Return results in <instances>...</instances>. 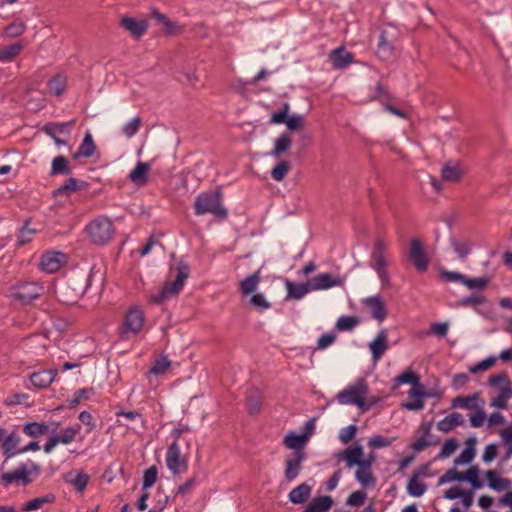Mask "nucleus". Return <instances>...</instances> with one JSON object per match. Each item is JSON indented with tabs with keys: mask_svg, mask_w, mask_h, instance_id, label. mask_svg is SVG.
Here are the masks:
<instances>
[{
	"mask_svg": "<svg viewBox=\"0 0 512 512\" xmlns=\"http://www.w3.org/2000/svg\"><path fill=\"white\" fill-rule=\"evenodd\" d=\"M90 279V271L74 267L55 281L54 294L63 304H76L89 287Z\"/></svg>",
	"mask_w": 512,
	"mask_h": 512,
	"instance_id": "obj_1",
	"label": "nucleus"
},
{
	"mask_svg": "<svg viewBox=\"0 0 512 512\" xmlns=\"http://www.w3.org/2000/svg\"><path fill=\"white\" fill-rule=\"evenodd\" d=\"M223 193L220 188L199 193L194 201V213L197 216L212 214L217 220L228 218V211L222 205Z\"/></svg>",
	"mask_w": 512,
	"mask_h": 512,
	"instance_id": "obj_2",
	"label": "nucleus"
},
{
	"mask_svg": "<svg viewBox=\"0 0 512 512\" xmlns=\"http://www.w3.org/2000/svg\"><path fill=\"white\" fill-rule=\"evenodd\" d=\"M369 388L365 378H359L354 384L349 385L337 394V400L340 404H353L362 411H368L372 403L367 404L365 398Z\"/></svg>",
	"mask_w": 512,
	"mask_h": 512,
	"instance_id": "obj_3",
	"label": "nucleus"
},
{
	"mask_svg": "<svg viewBox=\"0 0 512 512\" xmlns=\"http://www.w3.org/2000/svg\"><path fill=\"white\" fill-rule=\"evenodd\" d=\"M91 242L98 246H104L112 239L114 235V225L106 216H99L91 220L86 228Z\"/></svg>",
	"mask_w": 512,
	"mask_h": 512,
	"instance_id": "obj_4",
	"label": "nucleus"
},
{
	"mask_svg": "<svg viewBox=\"0 0 512 512\" xmlns=\"http://www.w3.org/2000/svg\"><path fill=\"white\" fill-rule=\"evenodd\" d=\"M190 274V266L180 261L176 267V279L172 283H166L152 298L154 303L160 304L170 295H177L184 287V283Z\"/></svg>",
	"mask_w": 512,
	"mask_h": 512,
	"instance_id": "obj_5",
	"label": "nucleus"
},
{
	"mask_svg": "<svg viewBox=\"0 0 512 512\" xmlns=\"http://www.w3.org/2000/svg\"><path fill=\"white\" fill-rule=\"evenodd\" d=\"M190 274V266L180 261L176 267V279L172 283H166L152 298L154 303L160 304L170 295H177L184 287V283Z\"/></svg>",
	"mask_w": 512,
	"mask_h": 512,
	"instance_id": "obj_6",
	"label": "nucleus"
},
{
	"mask_svg": "<svg viewBox=\"0 0 512 512\" xmlns=\"http://www.w3.org/2000/svg\"><path fill=\"white\" fill-rule=\"evenodd\" d=\"M338 460H345L346 466L352 468L354 466L371 469L372 464L376 460V455L371 452L366 458H363V447L359 443H355L348 448L339 451L336 454Z\"/></svg>",
	"mask_w": 512,
	"mask_h": 512,
	"instance_id": "obj_7",
	"label": "nucleus"
},
{
	"mask_svg": "<svg viewBox=\"0 0 512 512\" xmlns=\"http://www.w3.org/2000/svg\"><path fill=\"white\" fill-rule=\"evenodd\" d=\"M10 297L23 305L30 304L44 293V287L38 282L23 281L16 283L9 289Z\"/></svg>",
	"mask_w": 512,
	"mask_h": 512,
	"instance_id": "obj_8",
	"label": "nucleus"
},
{
	"mask_svg": "<svg viewBox=\"0 0 512 512\" xmlns=\"http://www.w3.org/2000/svg\"><path fill=\"white\" fill-rule=\"evenodd\" d=\"M488 383L492 387H499L500 394L495 397L490 406L505 409L507 408V400L512 397L511 381L505 372L489 377Z\"/></svg>",
	"mask_w": 512,
	"mask_h": 512,
	"instance_id": "obj_9",
	"label": "nucleus"
},
{
	"mask_svg": "<svg viewBox=\"0 0 512 512\" xmlns=\"http://www.w3.org/2000/svg\"><path fill=\"white\" fill-rule=\"evenodd\" d=\"M144 313L137 307H131L125 313L119 337L121 340L129 339L130 335H137L144 325Z\"/></svg>",
	"mask_w": 512,
	"mask_h": 512,
	"instance_id": "obj_10",
	"label": "nucleus"
},
{
	"mask_svg": "<svg viewBox=\"0 0 512 512\" xmlns=\"http://www.w3.org/2000/svg\"><path fill=\"white\" fill-rule=\"evenodd\" d=\"M41 473V467L37 463L29 460V470H14L11 472L3 473L0 476L1 482L5 485H11L17 481H21L24 486H27L33 482L31 475L39 476Z\"/></svg>",
	"mask_w": 512,
	"mask_h": 512,
	"instance_id": "obj_11",
	"label": "nucleus"
},
{
	"mask_svg": "<svg viewBox=\"0 0 512 512\" xmlns=\"http://www.w3.org/2000/svg\"><path fill=\"white\" fill-rule=\"evenodd\" d=\"M165 461L167 468L174 476L185 473L188 469L187 460L181 456L179 444L176 442L168 446Z\"/></svg>",
	"mask_w": 512,
	"mask_h": 512,
	"instance_id": "obj_12",
	"label": "nucleus"
},
{
	"mask_svg": "<svg viewBox=\"0 0 512 512\" xmlns=\"http://www.w3.org/2000/svg\"><path fill=\"white\" fill-rule=\"evenodd\" d=\"M408 257L418 272L424 273L428 270L429 258L425 254L424 244L420 239L410 240Z\"/></svg>",
	"mask_w": 512,
	"mask_h": 512,
	"instance_id": "obj_13",
	"label": "nucleus"
},
{
	"mask_svg": "<svg viewBox=\"0 0 512 512\" xmlns=\"http://www.w3.org/2000/svg\"><path fill=\"white\" fill-rule=\"evenodd\" d=\"M67 261V255L60 251H48L41 255L40 270L46 273L57 272Z\"/></svg>",
	"mask_w": 512,
	"mask_h": 512,
	"instance_id": "obj_14",
	"label": "nucleus"
},
{
	"mask_svg": "<svg viewBox=\"0 0 512 512\" xmlns=\"http://www.w3.org/2000/svg\"><path fill=\"white\" fill-rule=\"evenodd\" d=\"M307 459V453H293L291 458L285 460L284 479L290 483L294 481L303 468V462Z\"/></svg>",
	"mask_w": 512,
	"mask_h": 512,
	"instance_id": "obj_15",
	"label": "nucleus"
},
{
	"mask_svg": "<svg viewBox=\"0 0 512 512\" xmlns=\"http://www.w3.org/2000/svg\"><path fill=\"white\" fill-rule=\"evenodd\" d=\"M343 281L340 276H333L330 273H319L312 279H309V284L312 291L326 290L335 286L342 285Z\"/></svg>",
	"mask_w": 512,
	"mask_h": 512,
	"instance_id": "obj_16",
	"label": "nucleus"
},
{
	"mask_svg": "<svg viewBox=\"0 0 512 512\" xmlns=\"http://www.w3.org/2000/svg\"><path fill=\"white\" fill-rule=\"evenodd\" d=\"M363 303L369 309L371 316L378 322H382L387 317V308L380 295L367 297Z\"/></svg>",
	"mask_w": 512,
	"mask_h": 512,
	"instance_id": "obj_17",
	"label": "nucleus"
},
{
	"mask_svg": "<svg viewBox=\"0 0 512 512\" xmlns=\"http://www.w3.org/2000/svg\"><path fill=\"white\" fill-rule=\"evenodd\" d=\"M58 374L57 369L40 370L29 375L31 384L38 389L48 388Z\"/></svg>",
	"mask_w": 512,
	"mask_h": 512,
	"instance_id": "obj_18",
	"label": "nucleus"
},
{
	"mask_svg": "<svg viewBox=\"0 0 512 512\" xmlns=\"http://www.w3.org/2000/svg\"><path fill=\"white\" fill-rule=\"evenodd\" d=\"M120 26L129 31L133 37L140 38L146 33L148 22L144 19L136 20L132 17L124 16L120 20Z\"/></svg>",
	"mask_w": 512,
	"mask_h": 512,
	"instance_id": "obj_19",
	"label": "nucleus"
},
{
	"mask_svg": "<svg viewBox=\"0 0 512 512\" xmlns=\"http://www.w3.org/2000/svg\"><path fill=\"white\" fill-rule=\"evenodd\" d=\"M354 60V55L348 52L343 46L332 50L329 53V61L334 69H343L349 66Z\"/></svg>",
	"mask_w": 512,
	"mask_h": 512,
	"instance_id": "obj_20",
	"label": "nucleus"
},
{
	"mask_svg": "<svg viewBox=\"0 0 512 512\" xmlns=\"http://www.w3.org/2000/svg\"><path fill=\"white\" fill-rule=\"evenodd\" d=\"M387 338H388L387 331L385 329H381L377 333L374 340L369 343L368 346H369V349L371 351L372 358L374 361L379 360L386 352V350L388 348Z\"/></svg>",
	"mask_w": 512,
	"mask_h": 512,
	"instance_id": "obj_21",
	"label": "nucleus"
},
{
	"mask_svg": "<svg viewBox=\"0 0 512 512\" xmlns=\"http://www.w3.org/2000/svg\"><path fill=\"white\" fill-rule=\"evenodd\" d=\"M88 187V183L85 181H80L74 177L68 178L62 185L56 188L52 194L54 197L57 196H69L72 192L86 189Z\"/></svg>",
	"mask_w": 512,
	"mask_h": 512,
	"instance_id": "obj_22",
	"label": "nucleus"
},
{
	"mask_svg": "<svg viewBox=\"0 0 512 512\" xmlns=\"http://www.w3.org/2000/svg\"><path fill=\"white\" fill-rule=\"evenodd\" d=\"M75 122V119L67 122H49L42 127V131L49 137H54L58 134L70 135Z\"/></svg>",
	"mask_w": 512,
	"mask_h": 512,
	"instance_id": "obj_23",
	"label": "nucleus"
},
{
	"mask_svg": "<svg viewBox=\"0 0 512 512\" xmlns=\"http://www.w3.org/2000/svg\"><path fill=\"white\" fill-rule=\"evenodd\" d=\"M376 53L383 61H388L394 56V45L392 41L388 39L387 32L385 30H382L379 34Z\"/></svg>",
	"mask_w": 512,
	"mask_h": 512,
	"instance_id": "obj_24",
	"label": "nucleus"
},
{
	"mask_svg": "<svg viewBox=\"0 0 512 512\" xmlns=\"http://www.w3.org/2000/svg\"><path fill=\"white\" fill-rule=\"evenodd\" d=\"M333 504L334 500L329 495L316 496L306 505L304 512H328Z\"/></svg>",
	"mask_w": 512,
	"mask_h": 512,
	"instance_id": "obj_25",
	"label": "nucleus"
},
{
	"mask_svg": "<svg viewBox=\"0 0 512 512\" xmlns=\"http://www.w3.org/2000/svg\"><path fill=\"white\" fill-rule=\"evenodd\" d=\"M20 442H21V437L15 431H13L10 434L5 436L3 443H2V449H3V455L6 457V459L12 458L19 454L18 445Z\"/></svg>",
	"mask_w": 512,
	"mask_h": 512,
	"instance_id": "obj_26",
	"label": "nucleus"
},
{
	"mask_svg": "<svg viewBox=\"0 0 512 512\" xmlns=\"http://www.w3.org/2000/svg\"><path fill=\"white\" fill-rule=\"evenodd\" d=\"M307 442V435L289 432L283 439V444L288 449H293L294 453H306L304 445Z\"/></svg>",
	"mask_w": 512,
	"mask_h": 512,
	"instance_id": "obj_27",
	"label": "nucleus"
},
{
	"mask_svg": "<svg viewBox=\"0 0 512 512\" xmlns=\"http://www.w3.org/2000/svg\"><path fill=\"white\" fill-rule=\"evenodd\" d=\"M96 151V145L94 143L93 137L90 132H87L84 135L82 143L80 144L78 150L73 154L72 158L74 160L79 159L80 157L90 158Z\"/></svg>",
	"mask_w": 512,
	"mask_h": 512,
	"instance_id": "obj_28",
	"label": "nucleus"
},
{
	"mask_svg": "<svg viewBox=\"0 0 512 512\" xmlns=\"http://www.w3.org/2000/svg\"><path fill=\"white\" fill-rule=\"evenodd\" d=\"M311 492L312 487L309 484L301 483L289 492L288 500L292 504H302L309 498Z\"/></svg>",
	"mask_w": 512,
	"mask_h": 512,
	"instance_id": "obj_29",
	"label": "nucleus"
},
{
	"mask_svg": "<svg viewBox=\"0 0 512 512\" xmlns=\"http://www.w3.org/2000/svg\"><path fill=\"white\" fill-rule=\"evenodd\" d=\"M292 146V139L287 132L282 133L274 141L273 149L268 153L270 156L277 158L289 151Z\"/></svg>",
	"mask_w": 512,
	"mask_h": 512,
	"instance_id": "obj_30",
	"label": "nucleus"
},
{
	"mask_svg": "<svg viewBox=\"0 0 512 512\" xmlns=\"http://www.w3.org/2000/svg\"><path fill=\"white\" fill-rule=\"evenodd\" d=\"M477 440L475 437H470L466 440L465 445L466 447L461 452V454L455 458L454 464H470L476 454L475 446H476Z\"/></svg>",
	"mask_w": 512,
	"mask_h": 512,
	"instance_id": "obj_31",
	"label": "nucleus"
},
{
	"mask_svg": "<svg viewBox=\"0 0 512 512\" xmlns=\"http://www.w3.org/2000/svg\"><path fill=\"white\" fill-rule=\"evenodd\" d=\"M260 282H261V275H260V269H258L253 274L245 277L239 283V291L244 296L250 295L256 290V288Z\"/></svg>",
	"mask_w": 512,
	"mask_h": 512,
	"instance_id": "obj_32",
	"label": "nucleus"
},
{
	"mask_svg": "<svg viewBox=\"0 0 512 512\" xmlns=\"http://www.w3.org/2000/svg\"><path fill=\"white\" fill-rule=\"evenodd\" d=\"M287 298L301 299L311 290L309 280L305 283L286 281Z\"/></svg>",
	"mask_w": 512,
	"mask_h": 512,
	"instance_id": "obj_33",
	"label": "nucleus"
},
{
	"mask_svg": "<svg viewBox=\"0 0 512 512\" xmlns=\"http://www.w3.org/2000/svg\"><path fill=\"white\" fill-rule=\"evenodd\" d=\"M71 172L72 168L67 157L58 155L52 160L51 169L49 172L50 176L69 175Z\"/></svg>",
	"mask_w": 512,
	"mask_h": 512,
	"instance_id": "obj_34",
	"label": "nucleus"
},
{
	"mask_svg": "<svg viewBox=\"0 0 512 512\" xmlns=\"http://www.w3.org/2000/svg\"><path fill=\"white\" fill-rule=\"evenodd\" d=\"M488 487L494 491L500 492L511 485V480L500 477L497 472L489 470L485 473Z\"/></svg>",
	"mask_w": 512,
	"mask_h": 512,
	"instance_id": "obj_35",
	"label": "nucleus"
},
{
	"mask_svg": "<svg viewBox=\"0 0 512 512\" xmlns=\"http://www.w3.org/2000/svg\"><path fill=\"white\" fill-rule=\"evenodd\" d=\"M463 423L464 418L462 414L459 412H452L437 423V429L444 433H448L453 429V427L460 426Z\"/></svg>",
	"mask_w": 512,
	"mask_h": 512,
	"instance_id": "obj_36",
	"label": "nucleus"
},
{
	"mask_svg": "<svg viewBox=\"0 0 512 512\" xmlns=\"http://www.w3.org/2000/svg\"><path fill=\"white\" fill-rule=\"evenodd\" d=\"M386 251V243L378 238L375 240L373 250L371 252V259L373 260V264L371 267H378V266H387V261L384 257Z\"/></svg>",
	"mask_w": 512,
	"mask_h": 512,
	"instance_id": "obj_37",
	"label": "nucleus"
},
{
	"mask_svg": "<svg viewBox=\"0 0 512 512\" xmlns=\"http://www.w3.org/2000/svg\"><path fill=\"white\" fill-rule=\"evenodd\" d=\"M22 431L25 435H27L29 437L37 438L42 435L48 434L49 426L44 422H36V421L26 422L23 425Z\"/></svg>",
	"mask_w": 512,
	"mask_h": 512,
	"instance_id": "obj_38",
	"label": "nucleus"
},
{
	"mask_svg": "<svg viewBox=\"0 0 512 512\" xmlns=\"http://www.w3.org/2000/svg\"><path fill=\"white\" fill-rule=\"evenodd\" d=\"M149 171V164L146 162H138L134 169L129 174V179L139 186L145 185L148 182L147 174Z\"/></svg>",
	"mask_w": 512,
	"mask_h": 512,
	"instance_id": "obj_39",
	"label": "nucleus"
},
{
	"mask_svg": "<svg viewBox=\"0 0 512 512\" xmlns=\"http://www.w3.org/2000/svg\"><path fill=\"white\" fill-rule=\"evenodd\" d=\"M56 496L53 493H47L44 496L31 499L24 503L22 510L25 512L34 511L40 509L44 504L54 503Z\"/></svg>",
	"mask_w": 512,
	"mask_h": 512,
	"instance_id": "obj_40",
	"label": "nucleus"
},
{
	"mask_svg": "<svg viewBox=\"0 0 512 512\" xmlns=\"http://www.w3.org/2000/svg\"><path fill=\"white\" fill-rule=\"evenodd\" d=\"M47 86L53 95L61 96L67 86V77L63 73H58L48 81Z\"/></svg>",
	"mask_w": 512,
	"mask_h": 512,
	"instance_id": "obj_41",
	"label": "nucleus"
},
{
	"mask_svg": "<svg viewBox=\"0 0 512 512\" xmlns=\"http://www.w3.org/2000/svg\"><path fill=\"white\" fill-rule=\"evenodd\" d=\"M419 376L412 370H406L393 379L392 390H396L402 384H418Z\"/></svg>",
	"mask_w": 512,
	"mask_h": 512,
	"instance_id": "obj_42",
	"label": "nucleus"
},
{
	"mask_svg": "<svg viewBox=\"0 0 512 512\" xmlns=\"http://www.w3.org/2000/svg\"><path fill=\"white\" fill-rule=\"evenodd\" d=\"M406 490L408 495L412 497H421L427 490V485L423 482H420L419 479H417V475H411Z\"/></svg>",
	"mask_w": 512,
	"mask_h": 512,
	"instance_id": "obj_43",
	"label": "nucleus"
},
{
	"mask_svg": "<svg viewBox=\"0 0 512 512\" xmlns=\"http://www.w3.org/2000/svg\"><path fill=\"white\" fill-rule=\"evenodd\" d=\"M478 466H471L466 472L461 473V481H467L471 484L473 490L482 488L483 482L479 479Z\"/></svg>",
	"mask_w": 512,
	"mask_h": 512,
	"instance_id": "obj_44",
	"label": "nucleus"
},
{
	"mask_svg": "<svg viewBox=\"0 0 512 512\" xmlns=\"http://www.w3.org/2000/svg\"><path fill=\"white\" fill-rule=\"evenodd\" d=\"M360 323V319L358 316L349 315V316H341L338 318L335 328L338 331H351Z\"/></svg>",
	"mask_w": 512,
	"mask_h": 512,
	"instance_id": "obj_45",
	"label": "nucleus"
},
{
	"mask_svg": "<svg viewBox=\"0 0 512 512\" xmlns=\"http://www.w3.org/2000/svg\"><path fill=\"white\" fill-rule=\"evenodd\" d=\"M22 49L23 45L21 43H13L3 47L0 49V62L12 61L16 56L19 55Z\"/></svg>",
	"mask_w": 512,
	"mask_h": 512,
	"instance_id": "obj_46",
	"label": "nucleus"
},
{
	"mask_svg": "<svg viewBox=\"0 0 512 512\" xmlns=\"http://www.w3.org/2000/svg\"><path fill=\"white\" fill-rule=\"evenodd\" d=\"M25 30H26L25 23L20 19H16L9 25L5 26V28L3 30V35L5 37L14 38V37H18V36L22 35L25 32Z\"/></svg>",
	"mask_w": 512,
	"mask_h": 512,
	"instance_id": "obj_47",
	"label": "nucleus"
},
{
	"mask_svg": "<svg viewBox=\"0 0 512 512\" xmlns=\"http://www.w3.org/2000/svg\"><path fill=\"white\" fill-rule=\"evenodd\" d=\"M478 399V394L474 393L468 396H457L452 399V407L453 408H464V409H472L475 408L476 405L473 403Z\"/></svg>",
	"mask_w": 512,
	"mask_h": 512,
	"instance_id": "obj_48",
	"label": "nucleus"
},
{
	"mask_svg": "<svg viewBox=\"0 0 512 512\" xmlns=\"http://www.w3.org/2000/svg\"><path fill=\"white\" fill-rule=\"evenodd\" d=\"M170 365L171 361L168 359V356L161 355L154 361L153 366L150 368L149 372L156 376L163 375L170 367Z\"/></svg>",
	"mask_w": 512,
	"mask_h": 512,
	"instance_id": "obj_49",
	"label": "nucleus"
},
{
	"mask_svg": "<svg viewBox=\"0 0 512 512\" xmlns=\"http://www.w3.org/2000/svg\"><path fill=\"white\" fill-rule=\"evenodd\" d=\"M291 169V165L288 161H280L278 162L271 170L270 174H271V177L275 180V181H282L285 176L287 175V173L290 171Z\"/></svg>",
	"mask_w": 512,
	"mask_h": 512,
	"instance_id": "obj_50",
	"label": "nucleus"
},
{
	"mask_svg": "<svg viewBox=\"0 0 512 512\" xmlns=\"http://www.w3.org/2000/svg\"><path fill=\"white\" fill-rule=\"evenodd\" d=\"M355 478L362 486L375 485V478L372 474L371 469L358 467L355 473Z\"/></svg>",
	"mask_w": 512,
	"mask_h": 512,
	"instance_id": "obj_51",
	"label": "nucleus"
},
{
	"mask_svg": "<svg viewBox=\"0 0 512 512\" xmlns=\"http://www.w3.org/2000/svg\"><path fill=\"white\" fill-rule=\"evenodd\" d=\"M441 175L445 181L457 182L458 180H460L462 176V171L459 169L458 166L446 164L441 169Z\"/></svg>",
	"mask_w": 512,
	"mask_h": 512,
	"instance_id": "obj_52",
	"label": "nucleus"
},
{
	"mask_svg": "<svg viewBox=\"0 0 512 512\" xmlns=\"http://www.w3.org/2000/svg\"><path fill=\"white\" fill-rule=\"evenodd\" d=\"M157 477L158 469L155 465H152L146 469L142 479V490H148L151 488L156 483Z\"/></svg>",
	"mask_w": 512,
	"mask_h": 512,
	"instance_id": "obj_53",
	"label": "nucleus"
},
{
	"mask_svg": "<svg viewBox=\"0 0 512 512\" xmlns=\"http://www.w3.org/2000/svg\"><path fill=\"white\" fill-rule=\"evenodd\" d=\"M487 301V298L484 295L480 294H472L469 296L461 297L458 302V307H467V306H476L480 304H484Z\"/></svg>",
	"mask_w": 512,
	"mask_h": 512,
	"instance_id": "obj_54",
	"label": "nucleus"
},
{
	"mask_svg": "<svg viewBox=\"0 0 512 512\" xmlns=\"http://www.w3.org/2000/svg\"><path fill=\"white\" fill-rule=\"evenodd\" d=\"M457 447H458V442L455 438L447 439L444 442V444L442 445L440 452L438 453V455L436 456L435 459L448 458L451 454L454 453V451L457 449Z\"/></svg>",
	"mask_w": 512,
	"mask_h": 512,
	"instance_id": "obj_55",
	"label": "nucleus"
},
{
	"mask_svg": "<svg viewBox=\"0 0 512 512\" xmlns=\"http://www.w3.org/2000/svg\"><path fill=\"white\" fill-rule=\"evenodd\" d=\"M450 243L454 251L458 254V256L461 259L466 258L471 251L470 244L467 241H459L456 238L452 237L450 239Z\"/></svg>",
	"mask_w": 512,
	"mask_h": 512,
	"instance_id": "obj_56",
	"label": "nucleus"
},
{
	"mask_svg": "<svg viewBox=\"0 0 512 512\" xmlns=\"http://www.w3.org/2000/svg\"><path fill=\"white\" fill-rule=\"evenodd\" d=\"M250 305L256 310L263 312L271 307V303L266 300L262 293H256L250 298Z\"/></svg>",
	"mask_w": 512,
	"mask_h": 512,
	"instance_id": "obj_57",
	"label": "nucleus"
},
{
	"mask_svg": "<svg viewBox=\"0 0 512 512\" xmlns=\"http://www.w3.org/2000/svg\"><path fill=\"white\" fill-rule=\"evenodd\" d=\"M80 429H81L80 424L65 427L62 431V434H60L63 444L64 445L70 444L75 439V437L79 433Z\"/></svg>",
	"mask_w": 512,
	"mask_h": 512,
	"instance_id": "obj_58",
	"label": "nucleus"
},
{
	"mask_svg": "<svg viewBox=\"0 0 512 512\" xmlns=\"http://www.w3.org/2000/svg\"><path fill=\"white\" fill-rule=\"evenodd\" d=\"M367 494L364 490H357L352 492L346 499V505L358 507L364 504Z\"/></svg>",
	"mask_w": 512,
	"mask_h": 512,
	"instance_id": "obj_59",
	"label": "nucleus"
},
{
	"mask_svg": "<svg viewBox=\"0 0 512 512\" xmlns=\"http://www.w3.org/2000/svg\"><path fill=\"white\" fill-rule=\"evenodd\" d=\"M497 361V357L495 356H489L483 360H481L480 362H478L477 364L471 366L469 368V371L471 373H478L480 371H486L488 370L489 368H491L492 366L495 365Z\"/></svg>",
	"mask_w": 512,
	"mask_h": 512,
	"instance_id": "obj_60",
	"label": "nucleus"
},
{
	"mask_svg": "<svg viewBox=\"0 0 512 512\" xmlns=\"http://www.w3.org/2000/svg\"><path fill=\"white\" fill-rule=\"evenodd\" d=\"M488 283V277L469 278L466 276L465 280L463 281V285L469 289H483L488 285Z\"/></svg>",
	"mask_w": 512,
	"mask_h": 512,
	"instance_id": "obj_61",
	"label": "nucleus"
},
{
	"mask_svg": "<svg viewBox=\"0 0 512 512\" xmlns=\"http://www.w3.org/2000/svg\"><path fill=\"white\" fill-rule=\"evenodd\" d=\"M141 118L134 117L126 125H124L122 131L128 137H133L141 127Z\"/></svg>",
	"mask_w": 512,
	"mask_h": 512,
	"instance_id": "obj_62",
	"label": "nucleus"
},
{
	"mask_svg": "<svg viewBox=\"0 0 512 512\" xmlns=\"http://www.w3.org/2000/svg\"><path fill=\"white\" fill-rule=\"evenodd\" d=\"M28 224L29 221H26L25 224L19 230V235L17 239L18 245H25L32 240V235L35 233V230L29 229Z\"/></svg>",
	"mask_w": 512,
	"mask_h": 512,
	"instance_id": "obj_63",
	"label": "nucleus"
},
{
	"mask_svg": "<svg viewBox=\"0 0 512 512\" xmlns=\"http://www.w3.org/2000/svg\"><path fill=\"white\" fill-rule=\"evenodd\" d=\"M393 441L394 438L388 439L382 435H374L369 439L368 445L373 449H380L390 446Z\"/></svg>",
	"mask_w": 512,
	"mask_h": 512,
	"instance_id": "obj_64",
	"label": "nucleus"
}]
</instances>
